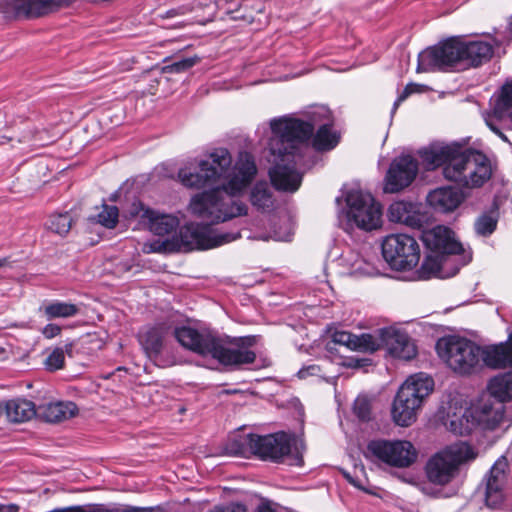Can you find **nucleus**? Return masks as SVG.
<instances>
[{
  "mask_svg": "<svg viewBox=\"0 0 512 512\" xmlns=\"http://www.w3.org/2000/svg\"><path fill=\"white\" fill-rule=\"evenodd\" d=\"M232 158L227 149H215L208 158L198 162V170L183 167L178 172L181 183L188 188H215L191 198L192 214L211 223L225 222L246 215L247 206L236 199L252 182L257 173L251 154L241 152L231 173Z\"/></svg>",
  "mask_w": 512,
  "mask_h": 512,
  "instance_id": "1",
  "label": "nucleus"
},
{
  "mask_svg": "<svg viewBox=\"0 0 512 512\" xmlns=\"http://www.w3.org/2000/svg\"><path fill=\"white\" fill-rule=\"evenodd\" d=\"M319 128L313 138L316 150L333 149L339 135L332 131L330 111L325 107H317L310 112V121L283 116L270 121L272 136L269 140L268 161L271 163L269 176L275 189L284 192H295L302 183L306 167L305 151L308 140L315 126Z\"/></svg>",
  "mask_w": 512,
  "mask_h": 512,
  "instance_id": "2",
  "label": "nucleus"
},
{
  "mask_svg": "<svg viewBox=\"0 0 512 512\" xmlns=\"http://www.w3.org/2000/svg\"><path fill=\"white\" fill-rule=\"evenodd\" d=\"M419 154L426 169L443 166L444 178L462 187H481L492 175L490 161L483 153L455 143L431 145Z\"/></svg>",
  "mask_w": 512,
  "mask_h": 512,
  "instance_id": "3",
  "label": "nucleus"
},
{
  "mask_svg": "<svg viewBox=\"0 0 512 512\" xmlns=\"http://www.w3.org/2000/svg\"><path fill=\"white\" fill-rule=\"evenodd\" d=\"M501 44V40L493 37L473 41L451 37L422 51L418 56L417 71H450L479 67L492 58L494 47Z\"/></svg>",
  "mask_w": 512,
  "mask_h": 512,
  "instance_id": "4",
  "label": "nucleus"
},
{
  "mask_svg": "<svg viewBox=\"0 0 512 512\" xmlns=\"http://www.w3.org/2000/svg\"><path fill=\"white\" fill-rule=\"evenodd\" d=\"M438 356L456 373L472 374L485 364L491 368L512 366V334L506 343L481 348L466 338L448 336L436 343Z\"/></svg>",
  "mask_w": 512,
  "mask_h": 512,
  "instance_id": "5",
  "label": "nucleus"
},
{
  "mask_svg": "<svg viewBox=\"0 0 512 512\" xmlns=\"http://www.w3.org/2000/svg\"><path fill=\"white\" fill-rule=\"evenodd\" d=\"M173 334L184 348L201 356H211L225 366L239 368L256 360L255 352L250 349L253 345L251 338H240L229 345H224L210 331L190 326L177 327Z\"/></svg>",
  "mask_w": 512,
  "mask_h": 512,
  "instance_id": "6",
  "label": "nucleus"
},
{
  "mask_svg": "<svg viewBox=\"0 0 512 512\" xmlns=\"http://www.w3.org/2000/svg\"><path fill=\"white\" fill-rule=\"evenodd\" d=\"M477 456V450L462 441L441 449L428 459L424 467L428 483L435 487L425 484L421 488L422 492L432 498L453 496L455 491L448 493L444 488L459 476L463 465L474 461Z\"/></svg>",
  "mask_w": 512,
  "mask_h": 512,
  "instance_id": "7",
  "label": "nucleus"
},
{
  "mask_svg": "<svg viewBox=\"0 0 512 512\" xmlns=\"http://www.w3.org/2000/svg\"><path fill=\"white\" fill-rule=\"evenodd\" d=\"M433 387V379L423 373L410 376L399 388L392 404L391 415L395 424L401 427L412 425Z\"/></svg>",
  "mask_w": 512,
  "mask_h": 512,
  "instance_id": "8",
  "label": "nucleus"
},
{
  "mask_svg": "<svg viewBox=\"0 0 512 512\" xmlns=\"http://www.w3.org/2000/svg\"><path fill=\"white\" fill-rule=\"evenodd\" d=\"M243 445L262 460L282 462L287 458L290 465L301 466L303 464V444L285 432L264 436L248 434L243 439Z\"/></svg>",
  "mask_w": 512,
  "mask_h": 512,
  "instance_id": "9",
  "label": "nucleus"
},
{
  "mask_svg": "<svg viewBox=\"0 0 512 512\" xmlns=\"http://www.w3.org/2000/svg\"><path fill=\"white\" fill-rule=\"evenodd\" d=\"M505 406L491 399H481L466 408L461 416L449 418L448 428L455 434L468 435L474 430L493 431L504 419Z\"/></svg>",
  "mask_w": 512,
  "mask_h": 512,
  "instance_id": "10",
  "label": "nucleus"
},
{
  "mask_svg": "<svg viewBox=\"0 0 512 512\" xmlns=\"http://www.w3.org/2000/svg\"><path fill=\"white\" fill-rule=\"evenodd\" d=\"M364 454L366 458L376 459L396 468H408L418 457L414 445L406 440H371Z\"/></svg>",
  "mask_w": 512,
  "mask_h": 512,
  "instance_id": "11",
  "label": "nucleus"
},
{
  "mask_svg": "<svg viewBox=\"0 0 512 512\" xmlns=\"http://www.w3.org/2000/svg\"><path fill=\"white\" fill-rule=\"evenodd\" d=\"M345 201L350 223L366 231L380 227L382 209L369 192L351 189L347 192Z\"/></svg>",
  "mask_w": 512,
  "mask_h": 512,
  "instance_id": "12",
  "label": "nucleus"
},
{
  "mask_svg": "<svg viewBox=\"0 0 512 512\" xmlns=\"http://www.w3.org/2000/svg\"><path fill=\"white\" fill-rule=\"evenodd\" d=\"M382 255L389 266L398 271L414 268L420 259L419 245L407 234H391L382 242Z\"/></svg>",
  "mask_w": 512,
  "mask_h": 512,
  "instance_id": "13",
  "label": "nucleus"
},
{
  "mask_svg": "<svg viewBox=\"0 0 512 512\" xmlns=\"http://www.w3.org/2000/svg\"><path fill=\"white\" fill-rule=\"evenodd\" d=\"M179 237L186 250H207L238 239L240 233L215 232L209 225L189 223L180 229Z\"/></svg>",
  "mask_w": 512,
  "mask_h": 512,
  "instance_id": "14",
  "label": "nucleus"
},
{
  "mask_svg": "<svg viewBox=\"0 0 512 512\" xmlns=\"http://www.w3.org/2000/svg\"><path fill=\"white\" fill-rule=\"evenodd\" d=\"M70 5L71 0H0V12L9 19H34Z\"/></svg>",
  "mask_w": 512,
  "mask_h": 512,
  "instance_id": "15",
  "label": "nucleus"
},
{
  "mask_svg": "<svg viewBox=\"0 0 512 512\" xmlns=\"http://www.w3.org/2000/svg\"><path fill=\"white\" fill-rule=\"evenodd\" d=\"M378 349L386 347L389 354L401 360H411L417 354V348L407 333L392 327L378 329L375 332Z\"/></svg>",
  "mask_w": 512,
  "mask_h": 512,
  "instance_id": "16",
  "label": "nucleus"
},
{
  "mask_svg": "<svg viewBox=\"0 0 512 512\" xmlns=\"http://www.w3.org/2000/svg\"><path fill=\"white\" fill-rule=\"evenodd\" d=\"M418 172L417 161L409 156L395 158L385 177V192L396 193L409 186Z\"/></svg>",
  "mask_w": 512,
  "mask_h": 512,
  "instance_id": "17",
  "label": "nucleus"
},
{
  "mask_svg": "<svg viewBox=\"0 0 512 512\" xmlns=\"http://www.w3.org/2000/svg\"><path fill=\"white\" fill-rule=\"evenodd\" d=\"M421 239L427 249L442 256L463 252L462 244L455 239L453 231L445 226L422 231Z\"/></svg>",
  "mask_w": 512,
  "mask_h": 512,
  "instance_id": "18",
  "label": "nucleus"
},
{
  "mask_svg": "<svg viewBox=\"0 0 512 512\" xmlns=\"http://www.w3.org/2000/svg\"><path fill=\"white\" fill-rule=\"evenodd\" d=\"M508 119L512 123V79L507 80L494 95L492 114L485 116L486 125L507 142V136L498 128L496 120Z\"/></svg>",
  "mask_w": 512,
  "mask_h": 512,
  "instance_id": "19",
  "label": "nucleus"
},
{
  "mask_svg": "<svg viewBox=\"0 0 512 512\" xmlns=\"http://www.w3.org/2000/svg\"><path fill=\"white\" fill-rule=\"evenodd\" d=\"M131 214L140 217L147 224L148 229L155 235H168L179 227L180 221L177 216L164 214L153 209L144 207L141 203L134 204Z\"/></svg>",
  "mask_w": 512,
  "mask_h": 512,
  "instance_id": "20",
  "label": "nucleus"
},
{
  "mask_svg": "<svg viewBox=\"0 0 512 512\" xmlns=\"http://www.w3.org/2000/svg\"><path fill=\"white\" fill-rule=\"evenodd\" d=\"M508 462L499 458L491 467L486 477L485 500L490 508H498L504 500L503 488L507 481Z\"/></svg>",
  "mask_w": 512,
  "mask_h": 512,
  "instance_id": "21",
  "label": "nucleus"
},
{
  "mask_svg": "<svg viewBox=\"0 0 512 512\" xmlns=\"http://www.w3.org/2000/svg\"><path fill=\"white\" fill-rule=\"evenodd\" d=\"M388 218L392 222L418 229L426 221V215L422 213L421 205L406 201L393 202L388 209Z\"/></svg>",
  "mask_w": 512,
  "mask_h": 512,
  "instance_id": "22",
  "label": "nucleus"
},
{
  "mask_svg": "<svg viewBox=\"0 0 512 512\" xmlns=\"http://www.w3.org/2000/svg\"><path fill=\"white\" fill-rule=\"evenodd\" d=\"M465 194L458 188L444 186L436 188L427 195V203L438 212L448 213L457 209L465 200Z\"/></svg>",
  "mask_w": 512,
  "mask_h": 512,
  "instance_id": "23",
  "label": "nucleus"
},
{
  "mask_svg": "<svg viewBox=\"0 0 512 512\" xmlns=\"http://www.w3.org/2000/svg\"><path fill=\"white\" fill-rule=\"evenodd\" d=\"M169 331V326L160 323L140 333V344L149 358H156L160 355L164 339L169 334Z\"/></svg>",
  "mask_w": 512,
  "mask_h": 512,
  "instance_id": "24",
  "label": "nucleus"
},
{
  "mask_svg": "<svg viewBox=\"0 0 512 512\" xmlns=\"http://www.w3.org/2000/svg\"><path fill=\"white\" fill-rule=\"evenodd\" d=\"M335 344L346 346L351 350L374 352L378 350V342L374 335H354L347 331H335L332 335Z\"/></svg>",
  "mask_w": 512,
  "mask_h": 512,
  "instance_id": "25",
  "label": "nucleus"
},
{
  "mask_svg": "<svg viewBox=\"0 0 512 512\" xmlns=\"http://www.w3.org/2000/svg\"><path fill=\"white\" fill-rule=\"evenodd\" d=\"M4 411L7 419L14 423L29 421L36 415L34 403L22 398H16L5 402Z\"/></svg>",
  "mask_w": 512,
  "mask_h": 512,
  "instance_id": "26",
  "label": "nucleus"
},
{
  "mask_svg": "<svg viewBox=\"0 0 512 512\" xmlns=\"http://www.w3.org/2000/svg\"><path fill=\"white\" fill-rule=\"evenodd\" d=\"M487 389L489 394L497 399L496 403L504 405L505 402L512 401V372L500 373L491 378Z\"/></svg>",
  "mask_w": 512,
  "mask_h": 512,
  "instance_id": "27",
  "label": "nucleus"
},
{
  "mask_svg": "<svg viewBox=\"0 0 512 512\" xmlns=\"http://www.w3.org/2000/svg\"><path fill=\"white\" fill-rule=\"evenodd\" d=\"M78 409L75 403L71 401H60L49 403L43 407V417L47 422L55 423L72 418L76 415Z\"/></svg>",
  "mask_w": 512,
  "mask_h": 512,
  "instance_id": "28",
  "label": "nucleus"
},
{
  "mask_svg": "<svg viewBox=\"0 0 512 512\" xmlns=\"http://www.w3.org/2000/svg\"><path fill=\"white\" fill-rule=\"evenodd\" d=\"M448 263V260L439 254L427 255L423 261L419 270V276L421 279H429L431 277H446L442 272L443 266ZM459 268H456L452 274L448 276H454L458 272Z\"/></svg>",
  "mask_w": 512,
  "mask_h": 512,
  "instance_id": "29",
  "label": "nucleus"
},
{
  "mask_svg": "<svg viewBox=\"0 0 512 512\" xmlns=\"http://www.w3.org/2000/svg\"><path fill=\"white\" fill-rule=\"evenodd\" d=\"M250 201L257 210L269 211L273 207L274 199L268 183H257L251 191Z\"/></svg>",
  "mask_w": 512,
  "mask_h": 512,
  "instance_id": "30",
  "label": "nucleus"
},
{
  "mask_svg": "<svg viewBox=\"0 0 512 512\" xmlns=\"http://www.w3.org/2000/svg\"><path fill=\"white\" fill-rule=\"evenodd\" d=\"M47 319L69 318L77 315L80 311L78 305L62 301H51L43 307Z\"/></svg>",
  "mask_w": 512,
  "mask_h": 512,
  "instance_id": "31",
  "label": "nucleus"
},
{
  "mask_svg": "<svg viewBox=\"0 0 512 512\" xmlns=\"http://www.w3.org/2000/svg\"><path fill=\"white\" fill-rule=\"evenodd\" d=\"M73 349V343H66L64 347H56L47 356L45 360V367L49 371L60 370L64 367L65 354H71Z\"/></svg>",
  "mask_w": 512,
  "mask_h": 512,
  "instance_id": "32",
  "label": "nucleus"
},
{
  "mask_svg": "<svg viewBox=\"0 0 512 512\" xmlns=\"http://www.w3.org/2000/svg\"><path fill=\"white\" fill-rule=\"evenodd\" d=\"M72 217L68 212L53 214L47 223V228L55 234L65 236L71 229Z\"/></svg>",
  "mask_w": 512,
  "mask_h": 512,
  "instance_id": "33",
  "label": "nucleus"
},
{
  "mask_svg": "<svg viewBox=\"0 0 512 512\" xmlns=\"http://www.w3.org/2000/svg\"><path fill=\"white\" fill-rule=\"evenodd\" d=\"M118 217L119 210L116 206L103 204L101 211L92 219L105 228L112 229L117 225Z\"/></svg>",
  "mask_w": 512,
  "mask_h": 512,
  "instance_id": "34",
  "label": "nucleus"
},
{
  "mask_svg": "<svg viewBox=\"0 0 512 512\" xmlns=\"http://www.w3.org/2000/svg\"><path fill=\"white\" fill-rule=\"evenodd\" d=\"M497 223V217L491 213H483L476 219L474 229L477 235L487 237L496 230Z\"/></svg>",
  "mask_w": 512,
  "mask_h": 512,
  "instance_id": "35",
  "label": "nucleus"
},
{
  "mask_svg": "<svg viewBox=\"0 0 512 512\" xmlns=\"http://www.w3.org/2000/svg\"><path fill=\"white\" fill-rule=\"evenodd\" d=\"M199 61L200 57L198 56L183 58L171 64L165 65L162 67L161 71L162 73H183L198 64Z\"/></svg>",
  "mask_w": 512,
  "mask_h": 512,
  "instance_id": "36",
  "label": "nucleus"
},
{
  "mask_svg": "<svg viewBox=\"0 0 512 512\" xmlns=\"http://www.w3.org/2000/svg\"><path fill=\"white\" fill-rule=\"evenodd\" d=\"M355 415L362 421H368L371 416V404L367 397L359 396L354 401Z\"/></svg>",
  "mask_w": 512,
  "mask_h": 512,
  "instance_id": "37",
  "label": "nucleus"
},
{
  "mask_svg": "<svg viewBox=\"0 0 512 512\" xmlns=\"http://www.w3.org/2000/svg\"><path fill=\"white\" fill-rule=\"evenodd\" d=\"M420 87H421L420 85L414 84V83L407 84L406 87L404 88V90L402 91V93L395 100V102L393 104V108H392V114L396 112L399 105L404 100H406L411 94L420 92L421 91Z\"/></svg>",
  "mask_w": 512,
  "mask_h": 512,
  "instance_id": "38",
  "label": "nucleus"
},
{
  "mask_svg": "<svg viewBox=\"0 0 512 512\" xmlns=\"http://www.w3.org/2000/svg\"><path fill=\"white\" fill-rule=\"evenodd\" d=\"M94 512H140L139 508L108 507L104 504H94Z\"/></svg>",
  "mask_w": 512,
  "mask_h": 512,
  "instance_id": "39",
  "label": "nucleus"
},
{
  "mask_svg": "<svg viewBox=\"0 0 512 512\" xmlns=\"http://www.w3.org/2000/svg\"><path fill=\"white\" fill-rule=\"evenodd\" d=\"M210 512H246V508L241 503H229L224 506H216Z\"/></svg>",
  "mask_w": 512,
  "mask_h": 512,
  "instance_id": "40",
  "label": "nucleus"
},
{
  "mask_svg": "<svg viewBox=\"0 0 512 512\" xmlns=\"http://www.w3.org/2000/svg\"><path fill=\"white\" fill-rule=\"evenodd\" d=\"M61 327L57 324L49 323L41 330L42 335L46 339H52L61 333Z\"/></svg>",
  "mask_w": 512,
  "mask_h": 512,
  "instance_id": "41",
  "label": "nucleus"
},
{
  "mask_svg": "<svg viewBox=\"0 0 512 512\" xmlns=\"http://www.w3.org/2000/svg\"><path fill=\"white\" fill-rule=\"evenodd\" d=\"M320 371V368L316 365H310L308 367L302 368L298 371L297 375L300 379H305L309 375H316Z\"/></svg>",
  "mask_w": 512,
  "mask_h": 512,
  "instance_id": "42",
  "label": "nucleus"
},
{
  "mask_svg": "<svg viewBox=\"0 0 512 512\" xmlns=\"http://www.w3.org/2000/svg\"><path fill=\"white\" fill-rule=\"evenodd\" d=\"M19 506L16 504H1L0 512H18Z\"/></svg>",
  "mask_w": 512,
  "mask_h": 512,
  "instance_id": "43",
  "label": "nucleus"
},
{
  "mask_svg": "<svg viewBox=\"0 0 512 512\" xmlns=\"http://www.w3.org/2000/svg\"><path fill=\"white\" fill-rule=\"evenodd\" d=\"M344 477L348 480L349 483H351L353 486L364 489L359 481H357L355 478H353L348 472L343 473Z\"/></svg>",
  "mask_w": 512,
  "mask_h": 512,
  "instance_id": "44",
  "label": "nucleus"
},
{
  "mask_svg": "<svg viewBox=\"0 0 512 512\" xmlns=\"http://www.w3.org/2000/svg\"><path fill=\"white\" fill-rule=\"evenodd\" d=\"M176 15H178V10L171 9L166 12V14L163 16V18H171V17H175Z\"/></svg>",
  "mask_w": 512,
  "mask_h": 512,
  "instance_id": "45",
  "label": "nucleus"
},
{
  "mask_svg": "<svg viewBox=\"0 0 512 512\" xmlns=\"http://www.w3.org/2000/svg\"><path fill=\"white\" fill-rule=\"evenodd\" d=\"M258 512H275V511L269 507H263V508H260Z\"/></svg>",
  "mask_w": 512,
  "mask_h": 512,
  "instance_id": "46",
  "label": "nucleus"
},
{
  "mask_svg": "<svg viewBox=\"0 0 512 512\" xmlns=\"http://www.w3.org/2000/svg\"><path fill=\"white\" fill-rule=\"evenodd\" d=\"M4 412V404L0 403V415Z\"/></svg>",
  "mask_w": 512,
  "mask_h": 512,
  "instance_id": "47",
  "label": "nucleus"
},
{
  "mask_svg": "<svg viewBox=\"0 0 512 512\" xmlns=\"http://www.w3.org/2000/svg\"><path fill=\"white\" fill-rule=\"evenodd\" d=\"M5 263H6V259H0V266L5 265Z\"/></svg>",
  "mask_w": 512,
  "mask_h": 512,
  "instance_id": "48",
  "label": "nucleus"
},
{
  "mask_svg": "<svg viewBox=\"0 0 512 512\" xmlns=\"http://www.w3.org/2000/svg\"><path fill=\"white\" fill-rule=\"evenodd\" d=\"M352 267H355V270H359L360 266H357L356 263L352 264Z\"/></svg>",
  "mask_w": 512,
  "mask_h": 512,
  "instance_id": "49",
  "label": "nucleus"
},
{
  "mask_svg": "<svg viewBox=\"0 0 512 512\" xmlns=\"http://www.w3.org/2000/svg\"><path fill=\"white\" fill-rule=\"evenodd\" d=\"M470 260H471V256H469V257L467 258V260H466L463 264L468 263Z\"/></svg>",
  "mask_w": 512,
  "mask_h": 512,
  "instance_id": "50",
  "label": "nucleus"
},
{
  "mask_svg": "<svg viewBox=\"0 0 512 512\" xmlns=\"http://www.w3.org/2000/svg\"><path fill=\"white\" fill-rule=\"evenodd\" d=\"M242 452H243V450H242V449H240V450H235V451H234V453H242Z\"/></svg>",
  "mask_w": 512,
  "mask_h": 512,
  "instance_id": "51",
  "label": "nucleus"
},
{
  "mask_svg": "<svg viewBox=\"0 0 512 512\" xmlns=\"http://www.w3.org/2000/svg\"><path fill=\"white\" fill-rule=\"evenodd\" d=\"M511 31H512V25H511Z\"/></svg>",
  "mask_w": 512,
  "mask_h": 512,
  "instance_id": "52",
  "label": "nucleus"
}]
</instances>
